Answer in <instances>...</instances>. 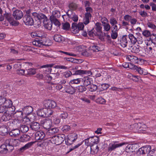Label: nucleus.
I'll return each instance as SVG.
<instances>
[{
    "label": "nucleus",
    "mask_w": 156,
    "mask_h": 156,
    "mask_svg": "<svg viewBox=\"0 0 156 156\" xmlns=\"http://www.w3.org/2000/svg\"><path fill=\"white\" fill-rule=\"evenodd\" d=\"M41 124L43 125L44 128L48 129H49L52 125V121L51 119H43L41 121Z\"/></svg>",
    "instance_id": "obj_6"
},
{
    "label": "nucleus",
    "mask_w": 156,
    "mask_h": 156,
    "mask_svg": "<svg viewBox=\"0 0 156 156\" xmlns=\"http://www.w3.org/2000/svg\"><path fill=\"white\" fill-rule=\"evenodd\" d=\"M61 16V14L60 12L55 10L52 12V14L50 16V19H57L59 17Z\"/></svg>",
    "instance_id": "obj_26"
},
{
    "label": "nucleus",
    "mask_w": 156,
    "mask_h": 156,
    "mask_svg": "<svg viewBox=\"0 0 156 156\" xmlns=\"http://www.w3.org/2000/svg\"><path fill=\"white\" fill-rule=\"evenodd\" d=\"M13 147L9 146V144H6V140L5 143L1 145L0 147V152L2 154H5L9 152H11L12 150Z\"/></svg>",
    "instance_id": "obj_3"
},
{
    "label": "nucleus",
    "mask_w": 156,
    "mask_h": 156,
    "mask_svg": "<svg viewBox=\"0 0 156 156\" xmlns=\"http://www.w3.org/2000/svg\"><path fill=\"white\" fill-rule=\"evenodd\" d=\"M98 147L97 145H92L90 147L91 153L92 154L97 153L98 152Z\"/></svg>",
    "instance_id": "obj_32"
},
{
    "label": "nucleus",
    "mask_w": 156,
    "mask_h": 156,
    "mask_svg": "<svg viewBox=\"0 0 156 156\" xmlns=\"http://www.w3.org/2000/svg\"><path fill=\"white\" fill-rule=\"evenodd\" d=\"M23 20L25 24L27 25H32L34 23L32 18L28 15H25L24 16Z\"/></svg>",
    "instance_id": "obj_7"
},
{
    "label": "nucleus",
    "mask_w": 156,
    "mask_h": 156,
    "mask_svg": "<svg viewBox=\"0 0 156 156\" xmlns=\"http://www.w3.org/2000/svg\"><path fill=\"white\" fill-rule=\"evenodd\" d=\"M40 124L37 122H32L30 125V128L33 130L37 131L40 128Z\"/></svg>",
    "instance_id": "obj_18"
},
{
    "label": "nucleus",
    "mask_w": 156,
    "mask_h": 156,
    "mask_svg": "<svg viewBox=\"0 0 156 156\" xmlns=\"http://www.w3.org/2000/svg\"><path fill=\"white\" fill-rule=\"evenodd\" d=\"M95 29L98 32H100L101 31L102 27L101 24L98 22H97L95 24Z\"/></svg>",
    "instance_id": "obj_38"
},
{
    "label": "nucleus",
    "mask_w": 156,
    "mask_h": 156,
    "mask_svg": "<svg viewBox=\"0 0 156 156\" xmlns=\"http://www.w3.org/2000/svg\"><path fill=\"white\" fill-rule=\"evenodd\" d=\"M54 39L56 42H61L64 39V38L60 35L55 34L54 35Z\"/></svg>",
    "instance_id": "obj_35"
},
{
    "label": "nucleus",
    "mask_w": 156,
    "mask_h": 156,
    "mask_svg": "<svg viewBox=\"0 0 156 156\" xmlns=\"http://www.w3.org/2000/svg\"><path fill=\"white\" fill-rule=\"evenodd\" d=\"M128 38V37L127 35L123 36L122 37L120 43V44L122 47L125 48L127 46L128 43L127 38Z\"/></svg>",
    "instance_id": "obj_21"
},
{
    "label": "nucleus",
    "mask_w": 156,
    "mask_h": 156,
    "mask_svg": "<svg viewBox=\"0 0 156 156\" xmlns=\"http://www.w3.org/2000/svg\"><path fill=\"white\" fill-rule=\"evenodd\" d=\"M11 118V115L7 113H5L2 117L1 119L2 121H7Z\"/></svg>",
    "instance_id": "obj_31"
},
{
    "label": "nucleus",
    "mask_w": 156,
    "mask_h": 156,
    "mask_svg": "<svg viewBox=\"0 0 156 156\" xmlns=\"http://www.w3.org/2000/svg\"><path fill=\"white\" fill-rule=\"evenodd\" d=\"M96 102L101 104H105L106 102V100L102 97H100L96 99Z\"/></svg>",
    "instance_id": "obj_37"
},
{
    "label": "nucleus",
    "mask_w": 156,
    "mask_h": 156,
    "mask_svg": "<svg viewBox=\"0 0 156 156\" xmlns=\"http://www.w3.org/2000/svg\"><path fill=\"white\" fill-rule=\"evenodd\" d=\"M36 69H26L25 75L32 74L34 75L36 73Z\"/></svg>",
    "instance_id": "obj_43"
},
{
    "label": "nucleus",
    "mask_w": 156,
    "mask_h": 156,
    "mask_svg": "<svg viewBox=\"0 0 156 156\" xmlns=\"http://www.w3.org/2000/svg\"><path fill=\"white\" fill-rule=\"evenodd\" d=\"M9 132L8 127L5 125H3L0 127V133L2 136H5Z\"/></svg>",
    "instance_id": "obj_20"
},
{
    "label": "nucleus",
    "mask_w": 156,
    "mask_h": 156,
    "mask_svg": "<svg viewBox=\"0 0 156 156\" xmlns=\"http://www.w3.org/2000/svg\"><path fill=\"white\" fill-rule=\"evenodd\" d=\"M142 34L144 36L147 37L151 35V33L149 30H145L143 31Z\"/></svg>",
    "instance_id": "obj_62"
},
{
    "label": "nucleus",
    "mask_w": 156,
    "mask_h": 156,
    "mask_svg": "<svg viewBox=\"0 0 156 156\" xmlns=\"http://www.w3.org/2000/svg\"><path fill=\"white\" fill-rule=\"evenodd\" d=\"M68 114L66 112H63L60 115V117L62 119H65L67 118Z\"/></svg>",
    "instance_id": "obj_59"
},
{
    "label": "nucleus",
    "mask_w": 156,
    "mask_h": 156,
    "mask_svg": "<svg viewBox=\"0 0 156 156\" xmlns=\"http://www.w3.org/2000/svg\"><path fill=\"white\" fill-rule=\"evenodd\" d=\"M147 156H156V149H153L149 151Z\"/></svg>",
    "instance_id": "obj_46"
},
{
    "label": "nucleus",
    "mask_w": 156,
    "mask_h": 156,
    "mask_svg": "<svg viewBox=\"0 0 156 156\" xmlns=\"http://www.w3.org/2000/svg\"><path fill=\"white\" fill-rule=\"evenodd\" d=\"M136 71L140 74L145 75L147 74V72L145 69H136Z\"/></svg>",
    "instance_id": "obj_49"
},
{
    "label": "nucleus",
    "mask_w": 156,
    "mask_h": 156,
    "mask_svg": "<svg viewBox=\"0 0 156 156\" xmlns=\"http://www.w3.org/2000/svg\"><path fill=\"white\" fill-rule=\"evenodd\" d=\"M136 144H128L126 147V150L127 152H133L135 151V149L137 148L136 147Z\"/></svg>",
    "instance_id": "obj_17"
},
{
    "label": "nucleus",
    "mask_w": 156,
    "mask_h": 156,
    "mask_svg": "<svg viewBox=\"0 0 156 156\" xmlns=\"http://www.w3.org/2000/svg\"><path fill=\"white\" fill-rule=\"evenodd\" d=\"M122 66L124 68H141L140 67L134 65L130 63H125L123 64Z\"/></svg>",
    "instance_id": "obj_25"
},
{
    "label": "nucleus",
    "mask_w": 156,
    "mask_h": 156,
    "mask_svg": "<svg viewBox=\"0 0 156 156\" xmlns=\"http://www.w3.org/2000/svg\"><path fill=\"white\" fill-rule=\"evenodd\" d=\"M47 110V109L46 108L41 109L37 111V114L40 116L46 117V112Z\"/></svg>",
    "instance_id": "obj_24"
},
{
    "label": "nucleus",
    "mask_w": 156,
    "mask_h": 156,
    "mask_svg": "<svg viewBox=\"0 0 156 156\" xmlns=\"http://www.w3.org/2000/svg\"><path fill=\"white\" fill-rule=\"evenodd\" d=\"M20 134V131L17 129H12L9 132V135L12 137H16Z\"/></svg>",
    "instance_id": "obj_19"
},
{
    "label": "nucleus",
    "mask_w": 156,
    "mask_h": 156,
    "mask_svg": "<svg viewBox=\"0 0 156 156\" xmlns=\"http://www.w3.org/2000/svg\"><path fill=\"white\" fill-rule=\"evenodd\" d=\"M104 31H109L111 28L110 25L108 23H107L103 25Z\"/></svg>",
    "instance_id": "obj_44"
},
{
    "label": "nucleus",
    "mask_w": 156,
    "mask_h": 156,
    "mask_svg": "<svg viewBox=\"0 0 156 156\" xmlns=\"http://www.w3.org/2000/svg\"><path fill=\"white\" fill-rule=\"evenodd\" d=\"M74 74H78L79 75H82L84 74H87L90 75L92 74L91 72L90 71H87L81 69L78 70V71H76L73 72Z\"/></svg>",
    "instance_id": "obj_22"
},
{
    "label": "nucleus",
    "mask_w": 156,
    "mask_h": 156,
    "mask_svg": "<svg viewBox=\"0 0 156 156\" xmlns=\"http://www.w3.org/2000/svg\"><path fill=\"white\" fill-rule=\"evenodd\" d=\"M23 113L22 111H18L14 114V116L16 117L18 120H21L23 117Z\"/></svg>",
    "instance_id": "obj_30"
},
{
    "label": "nucleus",
    "mask_w": 156,
    "mask_h": 156,
    "mask_svg": "<svg viewBox=\"0 0 156 156\" xmlns=\"http://www.w3.org/2000/svg\"><path fill=\"white\" fill-rule=\"evenodd\" d=\"M62 28L65 30H68L70 28V25L68 22H66L62 23Z\"/></svg>",
    "instance_id": "obj_51"
},
{
    "label": "nucleus",
    "mask_w": 156,
    "mask_h": 156,
    "mask_svg": "<svg viewBox=\"0 0 156 156\" xmlns=\"http://www.w3.org/2000/svg\"><path fill=\"white\" fill-rule=\"evenodd\" d=\"M128 37L131 42V45H132L133 44H135L138 41L137 38L131 34H130L129 35Z\"/></svg>",
    "instance_id": "obj_27"
},
{
    "label": "nucleus",
    "mask_w": 156,
    "mask_h": 156,
    "mask_svg": "<svg viewBox=\"0 0 156 156\" xmlns=\"http://www.w3.org/2000/svg\"><path fill=\"white\" fill-rule=\"evenodd\" d=\"M76 71H78V70H76V69H73L71 70V71H68L66 72H65L64 74V75L66 77H68L70 76L71 75H78V74H74L73 72H75Z\"/></svg>",
    "instance_id": "obj_36"
},
{
    "label": "nucleus",
    "mask_w": 156,
    "mask_h": 156,
    "mask_svg": "<svg viewBox=\"0 0 156 156\" xmlns=\"http://www.w3.org/2000/svg\"><path fill=\"white\" fill-rule=\"evenodd\" d=\"M70 129V127L67 125L64 126L62 128V130L64 132H66L69 131Z\"/></svg>",
    "instance_id": "obj_58"
},
{
    "label": "nucleus",
    "mask_w": 156,
    "mask_h": 156,
    "mask_svg": "<svg viewBox=\"0 0 156 156\" xmlns=\"http://www.w3.org/2000/svg\"><path fill=\"white\" fill-rule=\"evenodd\" d=\"M147 25L148 27L151 29H155L156 28L155 25L151 22H148Z\"/></svg>",
    "instance_id": "obj_64"
},
{
    "label": "nucleus",
    "mask_w": 156,
    "mask_h": 156,
    "mask_svg": "<svg viewBox=\"0 0 156 156\" xmlns=\"http://www.w3.org/2000/svg\"><path fill=\"white\" fill-rule=\"evenodd\" d=\"M84 26L82 23H79L77 25V29L76 31H75L76 33H78L80 30H83Z\"/></svg>",
    "instance_id": "obj_42"
},
{
    "label": "nucleus",
    "mask_w": 156,
    "mask_h": 156,
    "mask_svg": "<svg viewBox=\"0 0 156 156\" xmlns=\"http://www.w3.org/2000/svg\"><path fill=\"white\" fill-rule=\"evenodd\" d=\"M98 139L96 137L92 136L85 139L83 140L85 145L87 146H92L94 144L96 143Z\"/></svg>",
    "instance_id": "obj_2"
},
{
    "label": "nucleus",
    "mask_w": 156,
    "mask_h": 156,
    "mask_svg": "<svg viewBox=\"0 0 156 156\" xmlns=\"http://www.w3.org/2000/svg\"><path fill=\"white\" fill-rule=\"evenodd\" d=\"M72 30L73 33H76V32H75L77 30V25L75 23H73L72 24Z\"/></svg>",
    "instance_id": "obj_61"
},
{
    "label": "nucleus",
    "mask_w": 156,
    "mask_h": 156,
    "mask_svg": "<svg viewBox=\"0 0 156 156\" xmlns=\"http://www.w3.org/2000/svg\"><path fill=\"white\" fill-rule=\"evenodd\" d=\"M109 21L110 23L112 26L117 24L118 23L116 19L114 17L111 18L109 20Z\"/></svg>",
    "instance_id": "obj_53"
},
{
    "label": "nucleus",
    "mask_w": 156,
    "mask_h": 156,
    "mask_svg": "<svg viewBox=\"0 0 156 156\" xmlns=\"http://www.w3.org/2000/svg\"><path fill=\"white\" fill-rule=\"evenodd\" d=\"M126 58L132 62L137 63L138 62V58L135 56L128 55L126 56Z\"/></svg>",
    "instance_id": "obj_23"
},
{
    "label": "nucleus",
    "mask_w": 156,
    "mask_h": 156,
    "mask_svg": "<svg viewBox=\"0 0 156 156\" xmlns=\"http://www.w3.org/2000/svg\"><path fill=\"white\" fill-rule=\"evenodd\" d=\"M33 45L36 46L41 47L42 45H45V42L43 40L38 39L36 38L35 41H33Z\"/></svg>",
    "instance_id": "obj_12"
},
{
    "label": "nucleus",
    "mask_w": 156,
    "mask_h": 156,
    "mask_svg": "<svg viewBox=\"0 0 156 156\" xmlns=\"http://www.w3.org/2000/svg\"><path fill=\"white\" fill-rule=\"evenodd\" d=\"M91 79L89 77H85L83 80V84L85 86H87L91 83Z\"/></svg>",
    "instance_id": "obj_39"
},
{
    "label": "nucleus",
    "mask_w": 156,
    "mask_h": 156,
    "mask_svg": "<svg viewBox=\"0 0 156 156\" xmlns=\"http://www.w3.org/2000/svg\"><path fill=\"white\" fill-rule=\"evenodd\" d=\"M59 129L58 128H54L51 129H49L48 131L47 132V134L50 135L49 133L51 134H54L58 132Z\"/></svg>",
    "instance_id": "obj_34"
},
{
    "label": "nucleus",
    "mask_w": 156,
    "mask_h": 156,
    "mask_svg": "<svg viewBox=\"0 0 156 156\" xmlns=\"http://www.w3.org/2000/svg\"><path fill=\"white\" fill-rule=\"evenodd\" d=\"M65 135L64 134H60L57 136H54L50 140L53 144L58 145L62 144L64 141Z\"/></svg>",
    "instance_id": "obj_1"
},
{
    "label": "nucleus",
    "mask_w": 156,
    "mask_h": 156,
    "mask_svg": "<svg viewBox=\"0 0 156 156\" xmlns=\"http://www.w3.org/2000/svg\"><path fill=\"white\" fill-rule=\"evenodd\" d=\"M80 82V79L79 78L75 79L70 80V83L71 84H78Z\"/></svg>",
    "instance_id": "obj_57"
},
{
    "label": "nucleus",
    "mask_w": 156,
    "mask_h": 156,
    "mask_svg": "<svg viewBox=\"0 0 156 156\" xmlns=\"http://www.w3.org/2000/svg\"><path fill=\"white\" fill-rule=\"evenodd\" d=\"M151 147L149 145H147L139 149L138 153L140 154H144L148 153L151 150Z\"/></svg>",
    "instance_id": "obj_8"
},
{
    "label": "nucleus",
    "mask_w": 156,
    "mask_h": 156,
    "mask_svg": "<svg viewBox=\"0 0 156 156\" xmlns=\"http://www.w3.org/2000/svg\"><path fill=\"white\" fill-rule=\"evenodd\" d=\"M70 19L73 20L75 22H77L78 20V17L77 15L75 14V13L73 14V15L69 18Z\"/></svg>",
    "instance_id": "obj_52"
},
{
    "label": "nucleus",
    "mask_w": 156,
    "mask_h": 156,
    "mask_svg": "<svg viewBox=\"0 0 156 156\" xmlns=\"http://www.w3.org/2000/svg\"><path fill=\"white\" fill-rule=\"evenodd\" d=\"M90 48L94 52H98L100 50V48L98 46L96 45H93L91 46Z\"/></svg>",
    "instance_id": "obj_54"
},
{
    "label": "nucleus",
    "mask_w": 156,
    "mask_h": 156,
    "mask_svg": "<svg viewBox=\"0 0 156 156\" xmlns=\"http://www.w3.org/2000/svg\"><path fill=\"white\" fill-rule=\"evenodd\" d=\"M71 140H72L74 142L77 139L78 135L76 133H72L69 136Z\"/></svg>",
    "instance_id": "obj_40"
},
{
    "label": "nucleus",
    "mask_w": 156,
    "mask_h": 156,
    "mask_svg": "<svg viewBox=\"0 0 156 156\" xmlns=\"http://www.w3.org/2000/svg\"><path fill=\"white\" fill-rule=\"evenodd\" d=\"M117 32L114 31L113 30H111V37L113 39H116L118 37Z\"/></svg>",
    "instance_id": "obj_55"
},
{
    "label": "nucleus",
    "mask_w": 156,
    "mask_h": 156,
    "mask_svg": "<svg viewBox=\"0 0 156 156\" xmlns=\"http://www.w3.org/2000/svg\"><path fill=\"white\" fill-rule=\"evenodd\" d=\"M78 91L80 92H83L86 90L87 89L84 86L80 85L76 87Z\"/></svg>",
    "instance_id": "obj_48"
},
{
    "label": "nucleus",
    "mask_w": 156,
    "mask_h": 156,
    "mask_svg": "<svg viewBox=\"0 0 156 156\" xmlns=\"http://www.w3.org/2000/svg\"><path fill=\"white\" fill-rule=\"evenodd\" d=\"M21 131L23 133L27 132L29 130L28 126L25 125H22L20 128Z\"/></svg>",
    "instance_id": "obj_45"
},
{
    "label": "nucleus",
    "mask_w": 156,
    "mask_h": 156,
    "mask_svg": "<svg viewBox=\"0 0 156 156\" xmlns=\"http://www.w3.org/2000/svg\"><path fill=\"white\" fill-rule=\"evenodd\" d=\"M64 88L65 92L68 93L73 94L76 92L74 88L71 86L64 85Z\"/></svg>",
    "instance_id": "obj_11"
},
{
    "label": "nucleus",
    "mask_w": 156,
    "mask_h": 156,
    "mask_svg": "<svg viewBox=\"0 0 156 156\" xmlns=\"http://www.w3.org/2000/svg\"><path fill=\"white\" fill-rule=\"evenodd\" d=\"M125 144V143H122L118 144H109V147H108V151L110 152L114 150L116 148L121 147Z\"/></svg>",
    "instance_id": "obj_10"
},
{
    "label": "nucleus",
    "mask_w": 156,
    "mask_h": 156,
    "mask_svg": "<svg viewBox=\"0 0 156 156\" xmlns=\"http://www.w3.org/2000/svg\"><path fill=\"white\" fill-rule=\"evenodd\" d=\"M4 16L5 18L9 21H11L12 17L10 14L8 13L5 12V13L4 14Z\"/></svg>",
    "instance_id": "obj_50"
},
{
    "label": "nucleus",
    "mask_w": 156,
    "mask_h": 156,
    "mask_svg": "<svg viewBox=\"0 0 156 156\" xmlns=\"http://www.w3.org/2000/svg\"><path fill=\"white\" fill-rule=\"evenodd\" d=\"M69 9L72 10H76L78 7L77 4L74 3H71L69 5Z\"/></svg>",
    "instance_id": "obj_41"
},
{
    "label": "nucleus",
    "mask_w": 156,
    "mask_h": 156,
    "mask_svg": "<svg viewBox=\"0 0 156 156\" xmlns=\"http://www.w3.org/2000/svg\"><path fill=\"white\" fill-rule=\"evenodd\" d=\"M128 76L130 79L134 81L137 82L138 80V79L137 78V76L133 75L131 74H129Z\"/></svg>",
    "instance_id": "obj_56"
},
{
    "label": "nucleus",
    "mask_w": 156,
    "mask_h": 156,
    "mask_svg": "<svg viewBox=\"0 0 156 156\" xmlns=\"http://www.w3.org/2000/svg\"><path fill=\"white\" fill-rule=\"evenodd\" d=\"M22 111L24 114L29 115L33 112V108L31 106H27L22 108Z\"/></svg>",
    "instance_id": "obj_15"
},
{
    "label": "nucleus",
    "mask_w": 156,
    "mask_h": 156,
    "mask_svg": "<svg viewBox=\"0 0 156 156\" xmlns=\"http://www.w3.org/2000/svg\"><path fill=\"white\" fill-rule=\"evenodd\" d=\"M30 137L28 135H23L21 136L20 138V140L22 142L27 141L30 140Z\"/></svg>",
    "instance_id": "obj_33"
},
{
    "label": "nucleus",
    "mask_w": 156,
    "mask_h": 156,
    "mask_svg": "<svg viewBox=\"0 0 156 156\" xmlns=\"http://www.w3.org/2000/svg\"><path fill=\"white\" fill-rule=\"evenodd\" d=\"M44 106L47 109L54 108L56 106V103L51 100H45L43 102Z\"/></svg>",
    "instance_id": "obj_4"
},
{
    "label": "nucleus",
    "mask_w": 156,
    "mask_h": 156,
    "mask_svg": "<svg viewBox=\"0 0 156 156\" xmlns=\"http://www.w3.org/2000/svg\"><path fill=\"white\" fill-rule=\"evenodd\" d=\"M5 101L3 104V106L7 109L11 107L12 105V101L9 99H7L6 98Z\"/></svg>",
    "instance_id": "obj_28"
},
{
    "label": "nucleus",
    "mask_w": 156,
    "mask_h": 156,
    "mask_svg": "<svg viewBox=\"0 0 156 156\" xmlns=\"http://www.w3.org/2000/svg\"><path fill=\"white\" fill-rule=\"evenodd\" d=\"M34 143V142H29L23 147L20 148L19 149V150L21 152H23L26 150L28 149Z\"/></svg>",
    "instance_id": "obj_29"
},
{
    "label": "nucleus",
    "mask_w": 156,
    "mask_h": 156,
    "mask_svg": "<svg viewBox=\"0 0 156 156\" xmlns=\"http://www.w3.org/2000/svg\"><path fill=\"white\" fill-rule=\"evenodd\" d=\"M41 68H67V67L64 66L58 65H56L54 64H46L41 66Z\"/></svg>",
    "instance_id": "obj_14"
},
{
    "label": "nucleus",
    "mask_w": 156,
    "mask_h": 156,
    "mask_svg": "<svg viewBox=\"0 0 156 156\" xmlns=\"http://www.w3.org/2000/svg\"><path fill=\"white\" fill-rule=\"evenodd\" d=\"M47 110L46 112V117H50L52 115H55V112L54 111L51 110L50 109H47Z\"/></svg>",
    "instance_id": "obj_47"
},
{
    "label": "nucleus",
    "mask_w": 156,
    "mask_h": 156,
    "mask_svg": "<svg viewBox=\"0 0 156 156\" xmlns=\"http://www.w3.org/2000/svg\"><path fill=\"white\" fill-rule=\"evenodd\" d=\"M12 15L15 19L19 20L22 18L23 14L21 11L17 10L13 12Z\"/></svg>",
    "instance_id": "obj_9"
},
{
    "label": "nucleus",
    "mask_w": 156,
    "mask_h": 156,
    "mask_svg": "<svg viewBox=\"0 0 156 156\" xmlns=\"http://www.w3.org/2000/svg\"><path fill=\"white\" fill-rule=\"evenodd\" d=\"M35 139L37 140H42L45 136V133L42 131H37L35 133Z\"/></svg>",
    "instance_id": "obj_13"
},
{
    "label": "nucleus",
    "mask_w": 156,
    "mask_h": 156,
    "mask_svg": "<svg viewBox=\"0 0 156 156\" xmlns=\"http://www.w3.org/2000/svg\"><path fill=\"white\" fill-rule=\"evenodd\" d=\"M20 143V141L17 139H9L6 140V144H9V146L12 147V150L14 149V147L18 145Z\"/></svg>",
    "instance_id": "obj_5"
},
{
    "label": "nucleus",
    "mask_w": 156,
    "mask_h": 156,
    "mask_svg": "<svg viewBox=\"0 0 156 156\" xmlns=\"http://www.w3.org/2000/svg\"><path fill=\"white\" fill-rule=\"evenodd\" d=\"M8 109L3 105L0 106V113H5Z\"/></svg>",
    "instance_id": "obj_63"
},
{
    "label": "nucleus",
    "mask_w": 156,
    "mask_h": 156,
    "mask_svg": "<svg viewBox=\"0 0 156 156\" xmlns=\"http://www.w3.org/2000/svg\"><path fill=\"white\" fill-rule=\"evenodd\" d=\"M50 20L52 22H53L56 25L59 26L60 25V23L58 20L57 19H50Z\"/></svg>",
    "instance_id": "obj_60"
},
{
    "label": "nucleus",
    "mask_w": 156,
    "mask_h": 156,
    "mask_svg": "<svg viewBox=\"0 0 156 156\" xmlns=\"http://www.w3.org/2000/svg\"><path fill=\"white\" fill-rule=\"evenodd\" d=\"M128 49L131 50L132 52L137 53H139L140 51V46L139 45L134 46L130 45H128Z\"/></svg>",
    "instance_id": "obj_16"
}]
</instances>
